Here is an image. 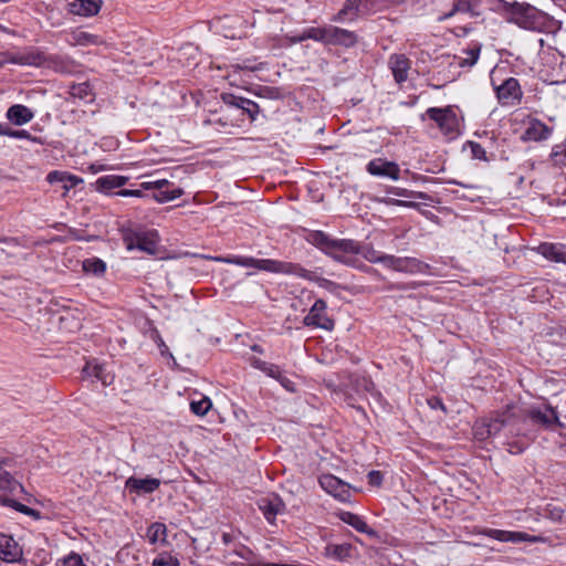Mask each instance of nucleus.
<instances>
[{
    "instance_id": "f257e3e1",
    "label": "nucleus",
    "mask_w": 566,
    "mask_h": 566,
    "mask_svg": "<svg viewBox=\"0 0 566 566\" xmlns=\"http://www.w3.org/2000/svg\"><path fill=\"white\" fill-rule=\"evenodd\" d=\"M515 409V406H507L495 417L478 420L473 426L474 438L484 441L504 430L507 451L512 454L522 453L528 447L530 439L525 434L518 438V429L515 428L518 424V418Z\"/></svg>"
},
{
    "instance_id": "f03ea898",
    "label": "nucleus",
    "mask_w": 566,
    "mask_h": 566,
    "mask_svg": "<svg viewBox=\"0 0 566 566\" xmlns=\"http://www.w3.org/2000/svg\"><path fill=\"white\" fill-rule=\"evenodd\" d=\"M216 260L223 263L234 264L243 268H254L256 270L270 273L294 275L311 282H316L318 286L329 292H335V290L338 287V285L335 282L317 276L315 272L304 269L298 263L279 261L273 259H255L252 256L241 255L220 256L217 258Z\"/></svg>"
},
{
    "instance_id": "7ed1b4c3",
    "label": "nucleus",
    "mask_w": 566,
    "mask_h": 566,
    "mask_svg": "<svg viewBox=\"0 0 566 566\" xmlns=\"http://www.w3.org/2000/svg\"><path fill=\"white\" fill-rule=\"evenodd\" d=\"M10 63L51 69L60 73L73 70V62L63 55H45L39 51H28L10 56Z\"/></svg>"
},
{
    "instance_id": "20e7f679",
    "label": "nucleus",
    "mask_w": 566,
    "mask_h": 566,
    "mask_svg": "<svg viewBox=\"0 0 566 566\" xmlns=\"http://www.w3.org/2000/svg\"><path fill=\"white\" fill-rule=\"evenodd\" d=\"M515 411L518 418V424L515 427L518 429V438H522L524 436V433H521V430L522 424L525 422V420H530L533 424L539 426L547 430H553L554 426H557L559 428L564 427V423L559 420L557 411L551 405H545L544 408L531 407L523 411H517L516 408ZM525 436L530 439V441L533 439L532 437H528L526 433Z\"/></svg>"
},
{
    "instance_id": "39448f33",
    "label": "nucleus",
    "mask_w": 566,
    "mask_h": 566,
    "mask_svg": "<svg viewBox=\"0 0 566 566\" xmlns=\"http://www.w3.org/2000/svg\"><path fill=\"white\" fill-rule=\"evenodd\" d=\"M124 244L128 251L139 250L148 254H156L159 234L156 230L143 228H125L122 230Z\"/></svg>"
},
{
    "instance_id": "423d86ee",
    "label": "nucleus",
    "mask_w": 566,
    "mask_h": 566,
    "mask_svg": "<svg viewBox=\"0 0 566 566\" xmlns=\"http://www.w3.org/2000/svg\"><path fill=\"white\" fill-rule=\"evenodd\" d=\"M509 21L516 23L518 27L536 30L543 27L546 15L536 8L524 3H505Z\"/></svg>"
},
{
    "instance_id": "0eeeda50",
    "label": "nucleus",
    "mask_w": 566,
    "mask_h": 566,
    "mask_svg": "<svg viewBox=\"0 0 566 566\" xmlns=\"http://www.w3.org/2000/svg\"><path fill=\"white\" fill-rule=\"evenodd\" d=\"M346 240L347 239H333L323 231H312L307 237L310 243L317 247L339 263L349 261L343 255L346 248H350L352 245V243Z\"/></svg>"
},
{
    "instance_id": "6e6552de",
    "label": "nucleus",
    "mask_w": 566,
    "mask_h": 566,
    "mask_svg": "<svg viewBox=\"0 0 566 566\" xmlns=\"http://www.w3.org/2000/svg\"><path fill=\"white\" fill-rule=\"evenodd\" d=\"M169 186V181L166 179H159L156 181H144L140 184V189L130 190V189H122L115 192L114 195L120 197H144L143 190L157 189L158 192L154 195V198L159 202H168L181 196L182 191L180 189H174L168 191L166 188Z\"/></svg>"
},
{
    "instance_id": "1a4fd4ad",
    "label": "nucleus",
    "mask_w": 566,
    "mask_h": 566,
    "mask_svg": "<svg viewBox=\"0 0 566 566\" xmlns=\"http://www.w3.org/2000/svg\"><path fill=\"white\" fill-rule=\"evenodd\" d=\"M427 115L437 123L446 135H451V138L458 135L461 122L452 107H431L427 111Z\"/></svg>"
},
{
    "instance_id": "9d476101",
    "label": "nucleus",
    "mask_w": 566,
    "mask_h": 566,
    "mask_svg": "<svg viewBox=\"0 0 566 566\" xmlns=\"http://www.w3.org/2000/svg\"><path fill=\"white\" fill-rule=\"evenodd\" d=\"M303 323L305 326L317 327L325 331H332L335 326L334 319L327 315V304L322 298L314 302L308 314L304 317Z\"/></svg>"
},
{
    "instance_id": "9b49d317",
    "label": "nucleus",
    "mask_w": 566,
    "mask_h": 566,
    "mask_svg": "<svg viewBox=\"0 0 566 566\" xmlns=\"http://www.w3.org/2000/svg\"><path fill=\"white\" fill-rule=\"evenodd\" d=\"M352 243L350 248L347 247L344 251L345 259H348V262H342L348 266H355L357 263V255H361L365 260L371 263H379L381 253L376 251L373 247L368 244H361L358 241L347 239Z\"/></svg>"
},
{
    "instance_id": "f8f14e48",
    "label": "nucleus",
    "mask_w": 566,
    "mask_h": 566,
    "mask_svg": "<svg viewBox=\"0 0 566 566\" xmlns=\"http://www.w3.org/2000/svg\"><path fill=\"white\" fill-rule=\"evenodd\" d=\"M495 91L497 99L503 106L518 104L523 95L520 83L514 77H510L502 84L495 86Z\"/></svg>"
},
{
    "instance_id": "ddd939ff",
    "label": "nucleus",
    "mask_w": 566,
    "mask_h": 566,
    "mask_svg": "<svg viewBox=\"0 0 566 566\" xmlns=\"http://www.w3.org/2000/svg\"><path fill=\"white\" fill-rule=\"evenodd\" d=\"M319 485L327 493L332 494L334 497L338 499L342 502H346L350 497V488L349 484L342 481L337 476L333 474H323L318 479Z\"/></svg>"
},
{
    "instance_id": "4468645a",
    "label": "nucleus",
    "mask_w": 566,
    "mask_h": 566,
    "mask_svg": "<svg viewBox=\"0 0 566 566\" xmlns=\"http://www.w3.org/2000/svg\"><path fill=\"white\" fill-rule=\"evenodd\" d=\"M366 170L376 177H386L392 180L400 178V168L395 161H389L384 158H375L370 160Z\"/></svg>"
},
{
    "instance_id": "2eb2a0df",
    "label": "nucleus",
    "mask_w": 566,
    "mask_h": 566,
    "mask_svg": "<svg viewBox=\"0 0 566 566\" xmlns=\"http://www.w3.org/2000/svg\"><path fill=\"white\" fill-rule=\"evenodd\" d=\"M378 10L375 0H347L344 8L338 12L334 21H342L344 15L349 13L369 14Z\"/></svg>"
},
{
    "instance_id": "dca6fc26",
    "label": "nucleus",
    "mask_w": 566,
    "mask_h": 566,
    "mask_svg": "<svg viewBox=\"0 0 566 566\" xmlns=\"http://www.w3.org/2000/svg\"><path fill=\"white\" fill-rule=\"evenodd\" d=\"M483 535L500 541V542H511V543H520V542H532L535 543L538 541L536 536H531L527 533L523 532H511L495 528H485L482 532Z\"/></svg>"
},
{
    "instance_id": "f3484780",
    "label": "nucleus",
    "mask_w": 566,
    "mask_h": 566,
    "mask_svg": "<svg viewBox=\"0 0 566 566\" xmlns=\"http://www.w3.org/2000/svg\"><path fill=\"white\" fill-rule=\"evenodd\" d=\"M328 25L325 27H311L304 29L297 35H286L285 39L290 45L301 43L305 40H314L327 44Z\"/></svg>"
},
{
    "instance_id": "a211bd4d",
    "label": "nucleus",
    "mask_w": 566,
    "mask_h": 566,
    "mask_svg": "<svg viewBox=\"0 0 566 566\" xmlns=\"http://www.w3.org/2000/svg\"><path fill=\"white\" fill-rule=\"evenodd\" d=\"M22 557V548L17 541L8 534L0 533V559L15 563Z\"/></svg>"
},
{
    "instance_id": "6ab92c4d",
    "label": "nucleus",
    "mask_w": 566,
    "mask_h": 566,
    "mask_svg": "<svg viewBox=\"0 0 566 566\" xmlns=\"http://www.w3.org/2000/svg\"><path fill=\"white\" fill-rule=\"evenodd\" d=\"M258 506L269 523H273L285 509L283 501L276 495L262 497L259 500Z\"/></svg>"
},
{
    "instance_id": "aec40b11",
    "label": "nucleus",
    "mask_w": 566,
    "mask_h": 566,
    "mask_svg": "<svg viewBox=\"0 0 566 566\" xmlns=\"http://www.w3.org/2000/svg\"><path fill=\"white\" fill-rule=\"evenodd\" d=\"M125 486L129 492H135L136 494H149L160 486V480L156 478L139 479L130 476L126 480Z\"/></svg>"
},
{
    "instance_id": "412c9836",
    "label": "nucleus",
    "mask_w": 566,
    "mask_h": 566,
    "mask_svg": "<svg viewBox=\"0 0 566 566\" xmlns=\"http://www.w3.org/2000/svg\"><path fill=\"white\" fill-rule=\"evenodd\" d=\"M102 4V0H73L67 4V9L75 15L93 17L99 12Z\"/></svg>"
},
{
    "instance_id": "4be33fe9",
    "label": "nucleus",
    "mask_w": 566,
    "mask_h": 566,
    "mask_svg": "<svg viewBox=\"0 0 566 566\" xmlns=\"http://www.w3.org/2000/svg\"><path fill=\"white\" fill-rule=\"evenodd\" d=\"M128 180L129 178L126 176L107 175L97 178L93 187L101 193L112 195L114 189L122 188Z\"/></svg>"
},
{
    "instance_id": "5701e85b",
    "label": "nucleus",
    "mask_w": 566,
    "mask_h": 566,
    "mask_svg": "<svg viewBox=\"0 0 566 566\" xmlns=\"http://www.w3.org/2000/svg\"><path fill=\"white\" fill-rule=\"evenodd\" d=\"M551 136L549 128L538 119H530L522 136L523 142H541Z\"/></svg>"
},
{
    "instance_id": "b1692460",
    "label": "nucleus",
    "mask_w": 566,
    "mask_h": 566,
    "mask_svg": "<svg viewBox=\"0 0 566 566\" xmlns=\"http://www.w3.org/2000/svg\"><path fill=\"white\" fill-rule=\"evenodd\" d=\"M356 42L357 36L354 32L328 25L327 44L353 46Z\"/></svg>"
},
{
    "instance_id": "393cba45",
    "label": "nucleus",
    "mask_w": 566,
    "mask_h": 566,
    "mask_svg": "<svg viewBox=\"0 0 566 566\" xmlns=\"http://www.w3.org/2000/svg\"><path fill=\"white\" fill-rule=\"evenodd\" d=\"M34 117V112L25 105L14 104L6 113V118L13 125L22 126L30 123Z\"/></svg>"
},
{
    "instance_id": "a878e982",
    "label": "nucleus",
    "mask_w": 566,
    "mask_h": 566,
    "mask_svg": "<svg viewBox=\"0 0 566 566\" xmlns=\"http://www.w3.org/2000/svg\"><path fill=\"white\" fill-rule=\"evenodd\" d=\"M429 269L430 265L419 259L411 256H400L397 272L407 274H423L427 273Z\"/></svg>"
},
{
    "instance_id": "bb28decb",
    "label": "nucleus",
    "mask_w": 566,
    "mask_h": 566,
    "mask_svg": "<svg viewBox=\"0 0 566 566\" xmlns=\"http://www.w3.org/2000/svg\"><path fill=\"white\" fill-rule=\"evenodd\" d=\"M389 66L397 83H402L408 78L410 61L405 55H392Z\"/></svg>"
},
{
    "instance_id": "cd10ccee",
    "label": "nucleus",
    "mask_w": 566,
    "mask_h": 566,
    "mask_svg": "<svg viewBox=\"0 0 566 566\" xmlns=\"http://www.w3.org/2000/svg\"><path fill=\"white\" fill-rule=\"evenodd\" d=\"M539 253L549 261L566 264V245L560 243H542L538 247Z\"/></svg>"
},
{
    "instance_id": "c85d7f7f",
    "label": "nucleus",
    "mask_w": 566,
    "mask_h": 566,
    "mask_svg": "<svg viewBox=\"0 0 566 566\" xmlns=\"http://www.w3.org/2000/svg\"><path fill=\"white\" fill-rule=\"evenodd\" d=\"M221 97L226 104L233 105L242 109V112L248 113L252 119H254L256 114L259 113V106L250 99L238 97L232 94H222Z\"/></svg>"
},
{
    "instance_id": "c756f323",
    "label": "nucleus",
    "mask_w": 566,
    "mask_h": 566,
    "mask_svg": "<svg viewBox=\"0 0 566 566\" xmlns=\"http://www.w3.org/2000/svg\"><path fill=\"white\" fill-rule=\"evenodd\" d=\"M340 520L354 527L357 532L367 534L369 536H376V531L368 526V524L357 514L352 512H342L339 514Z\"/></svg>"
},
{
    "instance_id": "7c9ffc66",
    "label": "nucleus",
    "mask_w": 566,
    "mask_h": 566,
    "mask_svg": "<svg viewBox=\"0 0 566 566\" xmlns=\"http://www.w3.org/2000/svg\"><path fill=\"white\" fill-rule=\"evenodd\" d=\"M353 546L348 543L328 544L325 547V555L337 562H346L352 557Z\"/></svg>"
},
{
    "instance_id": "2f4dec72",
    "label": "nucleus",
    "mask_w": 566,
    "mask_h": 566,
    "mask_svg": "<svg viewBox=\"0 0 566 566\" xmlns=\"http://www.w3.org/2000/svg\"><path fill=\"white\" fill-rule=\"evenodd\" d=\"M83 374L86 377L99 380L104 386L109 385L113 380V377L106 373L105 367L98 364L87 363L83 368Z\"/></svg>"
},
{
    "instance_id": "473e14b6",
    "label": "nucleus",
    "mask_w": 566,
    "mask_h": 566,
    "mask_svg": "<svg viewBox=\"0 0 566 566\" xmlns=\"http://www.w3.org/2000/svg\"><path fill=\"white\" fill-rule=\"evenodd\" d=\"M70 43L72 45L90 46L99 45L103 43V40L98 35L86 31H75L71 34Z\"/></svg>"
},
{
    "instance_id": "72a5a7b5",
    "label": "nucleus",
    "mask_w": 566,
    "mask_h": 566,
    "mask_svg": "<svg viewBox=\"0 0 566 566\" xmlns=\"http://www.w3.org/2000/svg\"><path fill=\"white\" fill-rule=\"evenodd\" d=\"M146 536L150 544H156L158 542L166 543L167 526L160 522L151 523L147 528Z\"/></svg>"
},
{
    "instance_id": "f704fd0d",
    "label": "nucleus",
    "mask_w": 566,
    "mask_h": 566,
    "mask_svg": "<svg viewBox=\"0 0 566 566\" xmlns=\"http://www.w3.org/2000/svg\"><path fill=\"white\" fill-rule=\"evenodd\" d=\"M251 365L266 374L269 377H272L276 379L277 377H281V369L277 365L268 363L264 360H261L260 358L252 357L251 358Z\"/></svg>"
},
{
    "instance_id": "c9c22d12",
    "label": "nucleus",
    "mask_w": 566,
    "mask_h": 566,
    "mask_svg": "<svg viewBox=\"0 0 566 566\" xmlns=\"http://www.w3.org/2000/svg\"><path fill=\"white\" fill-rule=\"evenodd\" d=\"M6 462H0V490L14 491L18 486H21L19 482L11 475L10 472L3 469Z\"/></svg>"
},
{
    "instance_id": "e433bc0d",
    "label": "nucleus",
    "mask_w": 566,
    "mask_h": 566,
    "mask_svg": "<svg viewBox=\"0 0 566 566\" xmlns=\"http://www.w3.org/2000/svg\"><path fill=\"white\" fill-rule=\"evenodd\" d=\"M83 270L94 275H103L106 271V263L98 258H91L83 261Z\"/></svg>"
},
{
    "instance_id": "4c0bfd02",
    "label": "nucleus",
    "mask_w": 566,
    "mask_h": 566,
    "mask_svg": "<svg viewBox=\"0 0 566 566\" xmlns=\"http://www.w3.org/2000/svg\"><path fill=\"white\" fill-rule=\"evenodd\" d=\"M465 54H467V57L455 56L457 63L461 67H464V66L471 67L478 62V59L480 55V48L474 46V48L468 50L465 52Z\"/></svg>"
},
{
    "instance_id": "58836bf2",
    "label": "nucleus",
    "mask_w": 566,
    "mask_h": 566,
    "mask_svg": "<svg viewBox=\"0 0 566 566\" xmlns=\"http://www.w3.org/2000/svg\"><path fill=\"white\" fill-rule=\"evenodd\" d=\"M467 147L470 148L472 157L474 159L483 160V161H490L495 158L493 154L488 155V151L482 147L481 144H464L463 150L467 149Z\"/></svg>"
},
{
    "instance_id": "ea45409f",
    "label": "nucleus",
    "mask_w": 566,
    "mask_h": 566,
    "mask_svg": "<svg viewBox=\"0 0 566 566\" xmlns=\"http://www.w3.org/2000/svg\"><path fill=\"white\" fill-rule=\"evenodd\" d=\"M212 407V402L208 397L190 402V410L197 416H205Z\"/></svg>"
},
{
    "instance_id": "a19ab883",
    "label": "nucleus",
    "mask_w": 566,
    "mask_h": 566,
    "mask_svg": "<svg viewBox=\"0 0 566 566\" xmlns=\"http://www.w3.org/2000/svg\"><path fill=\"white\" fill-rule=\"evenodd\" d=\"M552 161L555 165H566V144H555L551 155Z\"/></svg>"
},
{
    "instance_id": "79ce46f5",
    "label": "nucleus",
    "mask_w": 566,
    "mask_h": 566,
    "mask_svg": "<svg viewBox=\"0 0 566 566\" xmlns=\"http://www.w3.org/2000/svg\"><path fill=\"white\" fill-rule=\"evenodd\" d=\"M151 566H180L177 557L164 552L154 558Z\"/></svg>"
},
{
    "instance_id": "37998d69",
    "label": "nucleus",
    "mask_w": 566,
    "mask_h": 566,
    "mask_svg": "<svg viewBox=\"0 0 566 566\" xmlns=\"http://www.w3.org/2000/svg\"><path fill=\"white\" fill-rule=\"evenodd\" d=\"M0 136H7L10 138L29 139L30 135L24 129H12L4 127L0 124Z\"/></svg>"
},
{
    "instance_id": "c03bdc74",
    "label": "nucleus",
    "mask_w": 566,
    "mask_h": 566,
    "mask_svg": "<svg viewBox=\"0 0 566 566\" xmlns=\"http://www.w3.org/2000/svg\"><path fill=\"white\" fill-rule=\"evenodd\" d=\"M400 256L391 255V254H381L379 263H381L385 268L397 271L399 264Z\"/></svg>"
},
{
    "instance_id": "a18cd8bd",
    "label": "nucleus",
    "mask_w": 566,
    "mask_h": 566,
    "mask_svg": "<svg viewBox=\"0 0 566 566\" xmlns=\"http://www.w3.org/2000/svg\"><path fill=\"white\" fill-rule=\"evenodd\" d=\"M69 175L70 174L55 170V171L49 172V175L46 176V180L50 184H56V182L63 184L65 181V179L69 178Z\"/></svg>"
},
{
    "instance_id": "49530a36",
    "label": "nucleus",
    "mask_w": 566,
    "mask_h": 566,
    "mask_svg": "<svg viewBox=\"0 0 566 566\" xmlns=\"http://www.w3.org/2000/svg\"><path fill=\"white\" fill-rule=\"evenodd\" d=\"M233 553H234L237 556H239V557H241V558H243V559H245V560H251V559H252V557L254 556L253 552H252L249 547H247L245 545H242V544H240V545H239V546L233 551Z\"/></svg>"
},
{
    "instance_id": "de8ad7c7",
    "label": "nucleus",
    "mask_w": 566,
    "mask_h": 566,
    "mask_svg": "<svg viewBox=\"0 0 566 566\" xmlns=\"http://www.w3.org/2000/svg\"><path fill=\"white\" fill-rule=\"evenodd\" d=\"M71 94L73 96H77L80 98H84L88 96V85L83 83L72 87Z\"/></svg>"
},
{
    "instance_id": "09e8293b",
    "label": "nucleus",
    "mask_w": 566,
    "mask_h": 566,
    "mask_svg": "<svg viewBox=\"0 0 566 566\" xmlns=\"http://www.w3.org/2000/svg\"><path fill=\"white\" fill-rule=\"evenodd\" d=\"M367 479L368 483L374 486H379L382 483V474L379 471H370Z\"/></svg>"
},
{
    "instance_id": "8fccbe9b",
    "label": "nucleus",
    "mask_w": 566,
    "mask_h": 566,
    "mask_svg": "<svg viewBox=\"0 0 566 566\" xmlns=\"http://www.w3.org/2000/svg\"><path fill=\"white\" fill-rule=\"evenodd\" d=\"M64 566H85L78 554H71L64 559Z\"/></svg>"
},
{
    "instance_id": "3c124183",
    "label": "nucleus",
    "mask_w": 566,
    "mask_h": 566,
    "mask_svg": "<svg viewBox=\"0 0 566 566\" xmlns=\"http://www.w3.org/2000/svg\"><path fill=\"white\" fill-rule=\"evenodd\" d=\"M13 507L17 511H19V512H21V513H23L25 515H29V516L38 515V512L35 510H33V509H31V507H29V506H27V505H24L22 503L15 502V501H13Z\"/></svg>"
},
{
    "instance_id": "603ef678",
    "label": "nucleus",
    "mask_w": 566,
    "mask_h": 566,
    "mask_svg": "<svg viewBox=\"0 0 566 566\" xmlns=\"http://www.w3.org/2000/svg\"><path fill=\"white\" fill-rule=\"evenodd\" d=\"M276 380L289 391H295V384L287 378L282 371L281 377H277Z\"/></svg>"
},
{
    "instance_id": "864d4df0",
    "label": "nucleus",
    "mask_w": 566,
    "mask_h": 566,
    "mask_svg": "<svg viewBox=\"0 0 566 566\" xmlns=\"http://www.w3.org/2000/svg\"><path fill=\"white\" fill-rule=\"evenodd\" d=\"M428 405L430 406L431 409H441V410L446 411L444 403L442 402V400L439 397L429 398Z\"/></svg>"
},
{
    "instance_id": "5fc2aeb1",
    "label": "nucleus",
    "mask_w": 566,
    "mask_h": 566,
    "mask_svg": "<svg viewBox=\"0 0 566 566\" xmlns=\"http://www.w3.org/2000/svg\"><path fill=\"white\" fill-rule=\"evenodd\" d=\"M81 180L73 175H69V178L65 179L63 182V188L65 190H70L71 188L75 187Z\"/></svg>"
},
{
    "instance_id": "6e6d98bb",
    "label": "nucleus",
    "mask_w": 566,
    "mask_h": 566,
    "mask_svg": "<svg viewBox=\"0 0 566 566\" xmlns=\"http://www.w3.org/2000/svg\"><path fill=\"white\" fill-rule=\"evenodd\" d=\"M88 169H90L92 172L96 174V172H98V171H101V170H104V169H105V167H104V165H101V164H91V165L88 166Z\"/></svg>"
},
{
    "instance_id": "4d7b16f0",
    "label": "nucleus",
    "mask_w": 566,
    "mask_h": 566,
    "mask_svg": "<svg viewBox=\"0 0 566 566\" xmlns=\"http://www.w3.org/2000/svg\"><path fill=\"white\" fill-rule=\"evenodd\" d=\"M222 543L229 545L233 541V536L230 533H223L221 536Z\"/></svg>"
},
{
    "instance_id": "13d9d810",
    "label": "nucleus",
    "mask_w": 566,
    "mask_h": 566,
    "mask_svg": "<svg viewBox=\"0 0 566 566\" xmlns=\"http://www.w3.org/2000/svg\"><path fill=\"white\" fill-rule=\"evenodd\" d=\"M459 10H462V7H461V3H460V2H459V3H457V4H454V9H453L450 13H448V14H446V15L441 17V18H440V20H443V19H446V18L452 17V15L454 14V12H457V11H459Z\"/></svg>"
},
{
    "instance_id": "bf43d9fd",
    "label": "nucleus",
    "mask_w": 566,
    "mask_h": 566,
    "mask_svg": "<svg viewBox=\"0 0 566 566\" xmlns=\"http://www.w3.org/2000/svg\"><path fill=\"white\" fill-rule=\"evenodd\" d=\"M7 63H10V56L6 53H0V67Z\"/></svg>"
},
{
    "instance_id": "052dcab7",
    "label": "nucleus",
    "mask_w": 566,
    "mask_h": 566,
    "mask_svg": "<svg viewBox=\"0 0 566 566\" xmlns=\"http://www.w3.org/2000/svg\"><path fill=\"white\" fill-rule=\"evenodd\" d=\"M395 195L397 196H403V197H407V190L406 189H399L397 188L395 191H394Z\"/></svg>"
},
{
    "instance_id": "680f3d73",
    "label": "nucleus",
    "mask_w": 566,
    "mask_h": 566,
    "mask_svg": "<svg viewBox=\"0 0 566 566\" xmlns=\"http://www.w3.org/2000/svg\"><path fill=\"white\" fill-rule=\"evenodd\" d=\"M329 149H333V146H324V147H319V150L322 153H324L325 150H329Z\"/></svg>"
},
{
    "instance_id": "e2e57ef3",
    "label": "nucleus",
    "mask_w": 566,
    "mask_h": 566,
    "mask_svg": "<svg viewBox=\"0 0 566 566\" xmlns=\"http://www.w3.org/2000/svg\"><path fill=\"white\" fill-rule=\"evenodd\" d=\"M397 203L399 206H411L412 205L411 202H407V201H397Z\"/></svg>"
},
{
    "instance_id": "0e129e2a",
    "label": "nucleus",
    "mask_w": 566,
    "mask_h": 566,
    "mask_svg": "<svg viewBox=\"0 0 566 566\" xmlns=\"http://www.w3.org/2000/svg\"><path fill=\"white\" fill-rule=\"evenodd\" d=\"M261 65H262V64H260L259 66H251V67H250V66H244V67H245V69H249V70H251V71H255V70H259Z\"/></svg>"
},
{
    "instance_id": "69168bd1",
    "label": "nucleus",
    "mask_w": 566,
    "mask_h": 566,
    "mask_svg": "<svg viewBox=\"0 0 566 566\" xmlns=\"http://www.w3.org/2000/svg\"><path fill=\"white\" fill-rule=\"evenodd\" d=\"M252 350L261 353V348L259 345H253Z\"/></svg>"
},
{
    "instance_id": "338daca9",
    "label": "nucleus",
    "mask_w": 566,
    "mask_h": 566,
    "mask_svg": "<svg viewBox=\"0 0 566 566\" xmlns=\"http://www.w3.org/2000/svg\"><path fill=\"white\" fill-rule=\"evenodd\" d=\"M397 289H398V290H403V289H405V286H402V285H398V286H397Z\"/></svg>"
},
{
    "instance_id": "774afa93",
    "label": "nucleus",
    "mask_w": 566,
    "mask_h": 566,
    "mask_svg": "<svg viewBox=\"0 0 566 566\" xmlns=\"http://www.w3.org/2000/svg\"><path fill=\"white\" fill-rule=\"evenodd\" d=\"M564 2V6L566 7V0H562Z\"/></svg>"
}]
</instances>
